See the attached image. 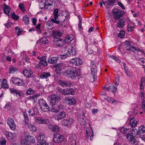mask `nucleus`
<instances>
[{"instance_id": "1", "label": "nucleus", "mask_w": 145, "mask_h": 145, "mask_svg": "<svg viewBox=\"0 0 145 145\" xmlns=\"http://www.w3.org/2000/svg\"><path fill=\"white\" fill-rule=\"evenodd\" d=\"M132 135L130 133H128L126 137L127 139L130 141L133 145H136L137 144L136 140L135 139V137L140 138L143 140L144 139L143 135H141L140 131L138 129H134L131 131Z\"/></svg>"}, {"instance_id": "2", "label": "nucleus", "mask_w": 145, "mask_h": 145, "mask_svg": "<svg viewBox=\"0 0 145 145\" xmlns=\"http://www.w3.org/2000/svg\"><path fill=\"white\" fill-rule=\"evenodd\" d=\"M65 73L67 76L71 79L75 78L78 76V72L75 67H69L66 70Z\"/></svg>"}, {"instance_id": "3", "label": "nucleus", "mask_w": 145, "mask_h": 145, "mask_svg": "<svg viewBox=\"0 0 145 145\" xmlns=\"http://www.w3.org/2000/svg\"><path fill=\"white\" fill-rule=\"evenodd\" d=\"M61 100V96L58 93L52 94L50 96V104L52 106L58 104Z\"/></svg>"}, {"instance_id": "4", "label": "nucleus", "mask_w": 145, "mask_h": 145, "mask_svg": "<svg viewBox=\"0 0 145 145\" xmlns=\"http://www.w3.org/2000/svg\"><path fill=\"white\" fill-rule=\"evenodd\" d=\"M62 52L65 54H67L69 56L75 55L76 52L73 50V48L72 45L69 44L64 46Z\"/></svg>"}, {"instance_id": "5", "label": "nucleus", "mask_w": 145, "mask_h": 145, "mask_svg": "<svg viewBox=\"0 0 145 145\" xmlns=\"http://www.w3.org/2000/svg\"><path fill=\"white\" fill-rule=\"evenodd\" d=\"M111 13L113 15L114 19L116 20L123 16L124 12L123 10H120L118 9L114 8L112 10Z\"/></svg>"}, {"instance_id": "6", "label": "nucleus", "mask_w": 145, "mask_h": 145, "mask_svg": "<svg viewBox=\"0 0 145 145\" xmlns=\"http://www.w3.org/2000/svg\"><path fill=\"white\" fill-rule=\"evenodd\" d=\"M69 15L67 12L65 11H63L60 12L58 15V18L57 21H58V23H55L56 24H59V25L62 26V24L60 23L66 20L68 18Z\"/></svg>"}, {"instance_id": "7", "label": "nucleus", "mask_w": 145, "mask_h": 145, "mask_svg": "<svg viewBox=\"0 0 145 145\" xmlns=\"http://www.w3.org/2000/svg\"><path fill=\"white\" fill-rule=\"evenodd\" d=\"M25 140L22 139L21 140L20 143L21 145H30L29 144H28L26 141L31 143L34 142L35 139L33 136L30 135L29 134H26L25 135Z\"/></svg>"}, {"instance_id": "8", "label": "nucleus", "mask_w": 145, "mask_h": 145, "mask_svg": "<svg viewBox=\"0 0 145 145\" xmlns=\"http://www.w3.org/2000/svg\"><path fill=\"white\" fill-rule=\"evenodd\" d=\"M37 145H48L46 142V138L42 133L39 134L37 138Z\"/></svg>"}, {"instance_id": "9", "label": "nucleus", "mask_w": 145, "mask_h": 145, "mask_svg": "<svg viewBox=\"0 0 145 145\" xmlns=\"http://www.w3.org/2000/svg\"><path fill=\"white\" fill-rule=\"evenodd\" d=\"M74 123V120L71 118L68 119H64L61 121L62 125L64 126L69 127L72 125Z\"/></svg>"}, {"instance_id": "10", "label": "nucleus", "mask_w": 145, "mask_h": 145, "mask_svg": "<svg viewBox=\"0 0 145 145\" xmlns=\"http://www.w3.org/2000/svg\"><path fill=\"white\" fill-rule=\"evenodd\" d=\"M64 139V137L59 134H54L53 140L56 143H59L62 141Z\"/></svg>"}, {"instance_id": "11", "label": "nucleus", "mask_w": 145, "mask_h": 145, "mask_svg": "<svg viewBox=\"0 0 145 145\" xmlns=\"http://www.w3.org/2000/svg\"><path fill=\"white\" fill-rule=\"evenodd\" d=\"M54 67L56 68L55 70L56 73L59 74L61 73V71L62 69L65 68V65L62 63H60L58 64H55L54 66Z\"/></svg>"}, {"instance_id": "12", "label": "nucleus", "mask_w": 145, "mask_h": 145, "mask_svg": "<svg viewBox=\"0 0 145 145\" xmlns=\"http://www.w3.org/2000/svg\"><path fill=\"white\" fill-rule=\"evenodd\" d=\"M12 81L13 83L16 85L18 86H22L24 85V81L23 80L20 78H12Z\"/></svg>"}, {"instance_id": "13", "label": "nucleus", "mask_w": 145, "mask_h": 145, "mask_svg": "<svg viewBox=\"0 0 145 145\" xmlns=\"http://www.w3.org/2000/svg\"><path fill=\"white\" fill-rule=\"evenodd\" d=\"M125 45L126 46L125 48L126 50L130 51L133 52H134L136 51L137 48L134 46L131 45L130 42H129L127 41H125Z\"/></svg>"}, {"instance_id": "14", "label": "nucleus", "mask_w": 145, "mask_h": 145, "mask_svg": "<svg viewBox=\"0 0 145 145\" xmlns=\"http://www.w3.org/2000/svg\"><path fill=\"white\" fill-rule=\"evenodd\" d=\"M70 63L74 66H79L82 64V60L79 58H73L70 61Z\"/></svg>"}, {"instance_id": "15", "label": "nucleus", "mask_w": 145, "mask_h": 145, "mask_svg": "<svg viewBox=\"0 0 145 145\" xmlns=\"http://www.w3.org/2000/svg\"><path fill=\"white\" fill-rule=\"evenodd\" d=\"M36 122L39 124H48L49 123V121L47 119H44L40 117H37L36 118Z\"/></svg>"}, {"instance_id": "16", "label": "nucleus", "mask_w": 145, "mask_h": 145, "mask_svg": "<svg viewBox=\"0 0 145 145\" xmlns=\"http://www.w3.org/2000/svg\"><path fill=\"white\" fill-rule=\"evenodd\" d=\"M58 9L56 8L54 10L53 12L54 18H52L51 20V21L52 23H58V21H57V18H58Z\"/></svg>"}, {"instance_id": "17", "label": "nucleus", "mask_w": 145, "mask_h": 145, "mask_svg": "<svg viewBox=\"0 0 145 145\" xmlns=\"http://www.w3.org/2000/svg\"><path fill=\"white\" fill-rule=\"evenodd\" d=\"M118 19V22L117 23L116 25L117 27L119 28H123L125 25V23L126 21L125 19L123 18Z\"/></svg>"}, {"instance_id": "18", "label": "nucleus", "mask_w": 145, "mask_h": 145, "mask_svg": "<svg viewBox=\"0 0 145 145\" xmlns=\"http://www.w3.org/2000/svg\"><path fill=\"white\" fill-rule=\"evenodd\" d=\"M93 133L92 129L91 128V130L90 128L88 127L86 129V137L88 138L90 136V140H92L93 137L94 136Z\"/></svg>"}, {"instance_id": "19", "label": "nucleus", "mask_w": 145, "mask_h": 145, "mask_svg": "<svg viewBox=\"0 0 145 145\" xmlns=\"http://www.w3.org/2000/svg\"><path fill=\"white\" fill-rule=\"evenodd\" d=\"M58 84L63 87H69L71 85V83L68 81H62L60 80L58 81Z\"/></svg>"}, {"instance_id": "20", "label": "nucleus", "mask_w": 145, "mask_h": 145, "mask_svg": "<svg viewBox=\"0 0 145 145\" xmlns=\"http://www.w3.org/2000/svg\"><path fill=\"white\" fill-rule=\"evenodd\" d=\"M23 73L25 76L29 78L31 77L33 74L32 71L29 69H25L23 71Z\"/></svg>"}, {"instance_id": "21", "label": "nucleus", "mask_w": 145, "mask_h": 145, "mask_svg": "<svg viewBox=\"0 0 145 145\" xmlns=\"http://www.w3.org/2000/svg\"><path fill=\"white\" fill-rule=\"evenodd\" d=\"M7 123L10 129L12 130H14L16 128V125L13 119L11 118H8Z\"/></svg>"}, {"instance_id": "22", "label": "nucleus", "mask_w": 145, "mask_h": 145, "mask_svg": "<svg viewBox=\"0 0 145 145\" xmlns=\"http://www.w3.org/2000/svg\"><path fill=\"white\" fill-rule=\"evenodd\" d=\"M48 127L53 133H57L59 130V128L56 125H52L50 124L48 125Z\"/></svg>"}, {"instance_id": "23", "label": "nucleus", "mask_w": 145, "mask_h": 145, "mask_svg": "<svg viewBox=\"0 0 145 145\" xmlns=\"http://www.w3.org/2000/svg\"><path fill=\"white\" fill-rule=\"evenodd\" d=\"M62 40L61 39H58L57 38L54 39L53 44L54 45L57 46L61 47L63 44Z\"/></svg>"}, {"instance_id": "24", "label": "nucleus", "mask_w": 145, "mask_h": 145, "mask_svg": "<svg viewBox=\"0 0 145 145\" xmlns=\"http://www.w3.org/2000/svg\"><path fill=\"white\" fill-rule=\"evenodd\" d=\"M63 95H73L74 94L75 91L74 90L71 88H69L64 89Z\"/></svg>"}, {"instance_id": "25", "label": "nucleus", "mask_w": 145, "mask_h": 145, "mask_svg": "<svg viewBox=\"0 0 145 145\" xmlns=\"http://www.w3.org/2000/svg\"><path fill=\"white\" fill-rule=\"evenodd\" d=\"M65 100V101L68 102L69 104L71 105L75 104L76 102L74 98L71 96L66 97Z\"/></svg>"}, {"instance_id": "26", "label": "nucleus", "mask_w": 145, "mask_h": 145, "mask_svg": "<svg viewBox=\"0 0 145 145\" xmlns=\"http://www.w3.org/2000/svg\"><path fill=\"white\" fill-rule=\"evenodd\" d=\"M91 74L93 78V82L94 81L96 78H97V69L96 66L95 67L91 68Z\"/></svg>"}, {"instance_id": "27", "label": "nucleus", "mask_w": 145, "mask_h": 145, "mask_svg": "<svg viewBox=\"0 0 145 145\" xmlns=\"http://www.w3.org/2000/svg\"><path fill=\"white\" fill-rule=\"evenodd\" d=\"M74 38V35L72 34H70L65 37L64 41L65 43L68 44L70 43Z\"/></svg>"}, {"instance_id": "28", "label": "nucleus", "mask_w": 145, "mask_h": 145, "mask_svg": "<svg viewBox=\"0 0 145 145\" xmlns=\"http://www.w3.org/2000/svg\"><path fill=\"white\" fill-rule=\"evenodd\" d=\"M39 63L42 66H46L47 65V62L46 60V57L45 56H43L41 57Z\"/></svg>"}, {"instance_id": "29", "label": "nucleus", "mask_w": 145, "mask_h": 145, "mask_svg": "<svg viewBox=\"0 0 145 145\" xmlns=\"http://www.w3.org/2000/svg\"><path fill=\"white\" fill-rule=\"evenodd\" d=\"M66 113L64 111H62L61 112L57 115V120H59L65 118L66 117Z\"/></svg>"}, {"instance_id": "30", "label": "nucleus", "mask_w": 145, "mask_h": 145, "mask_svg": "<svg viewBox=\"0 0 145 145\" xmlns=\"http://www.w3.org/2000/svg\"><path fill=\"white\" fill-rule=\"evenodd\" d=\"M51 76V74L49 72H42L40 77L42 79H46L48 77Z\"/></svg>"}, {"instance_id": "31", "label": "nucleus", "mask_w": 145, "mask_h": 145, "mask_svg": "<svg viewBox=\"0 0 145 145\" xmlns=\"http://www.w3.org/2000/svg\"><path fill=\"white\" fill-rule=\"evenodd\" d=\"M130 124L132 128L137 126V121L133 118H131L130 120Z\"/></svg>"}, {"instance_id": "32", "label": "nucleus", "mask_w": 145, "mask_h": 145, "mask_svg": "<svg viewBox=\"0 0 145 145\" xmlns=\"http://www.w3.org/2000/svg\"><path fill=\"white\" fill-rule=\"evenodd\" d=\"M3 5L5 6L3 9L4 12L5 14H9L11 8L10 7L7 5L5 4H4Z\"/></svg>"}, {"instance_id": "33", "label": "nucleus", "mask_w": 145, "mask_h": 145, "mask_svg": "<svg viewBox=\"0 0 145 145\" xmlns=\"http://www.w3.org/2000/svg\"><path fill=\"white\" fill-rule=\"evenodd\" d=\"M58 60V59L57 57H53L49 59L48 60V61L49 63L53 64L56 63Z\"/></svg>"}, {"instance_id": "34", "label": "nucleus", "mask_w": 145, "mask_h": 145, "mask_svg": "<svg viewBox=\"0 0 145 145\" xmlns=\"http://www.w3.org/2000/svg\"><path fill=\"white\" fill-rule=\"evenodd\" d=\"M135 24L132 22L130 23L127 25V30L128 31L130 32L133 30L134 28L135 27Z\"/></svg>"}, {"instance_id": "35", "label": "nucleus", "mask_w": 145, "mask_h": 145, "mask_svg": "<svg viewBox=\"0 0 145 145\" xmlns=\"http://www.w3.org/2000/svg\"><path fill=\"white\" fill-rule=\"evenodd\" d=\"M41 110L43 112H48L50 111V107L47 104L40 107Z\"/></svg>"}, {"instance_id": "36", "label": "nucleus", "mask_w": 145, "mask_h": 145, "mask_svg": "<svg viewBox=\"0 0 145 145\" xmlns=\"http://www.w3.org/2000/svg\"><path fill=\"white\" fill-rule=\"evenodd\" d=\"M62 35L61 33L57 31H53L52 33V36L55 37H60Z\"/></svg>"}, {"instance_id": "37", "label": "nucleus", "mask_w": 145, "mask_h": 145, "mask_svg": "<svg viewBox=\"0 0 145 145\" xmlns=\"http://www.w3.org/2000/svg\"><path fill=\"white\" fill-rule=\"evenodd\" d=\"M1 86V88H8V84H7V80L6 79H4L3 80Z\"/></svg>"}, {"instance_id": "38", "label": "nucleus", "mask_w": 145, "mask_h": 145, "mask_svg": "<svg viewBox=\"0 0 145 145\" xmlns=\"http://www.w3.org/2000/svg\"><path fill=\"white\" fill-rule=\"evenodd\" d=\"M17 71L18 69L16 67L12 66L9 68L8 73L9 74H13Z\"/></svg>"}, {"instance_id": "39", "label": "nucleus", "mask_w": 145, "mask_h": 145, "mask_svg": "<svg viewBox=\"0 0 145 145\" xmlns=\"http://www.w3.org/2000/svg\"><path fill=\"white\" fill-rule=\"evenodd\" d=\"M78 120L81 125H84L85 124L86 119L84 116H82L81 118H79Z\"/></svg>"}, {"instance_id": "40", "label": "nucleus", "mask_w": 145, "mask_h": 145, "mask_svg": "<svg viewBox=\"0 0 145 145\" xmlns=\"http://www.w3.org/2000/svg\"><path fill=\"white\" fill-rule=\"evenodd\" d=\"M38 103L40 108L47 104L45 101L43 99H40Z\"/></svg>"}, {"instance_id": "41", "label": "nucleus", "mask_w": 145, "mask_h": 145, "mask_svg": "<svg viewBox=\"0 0 145 145\" xmlns=\"http://www.w3.org/2000/svg\"><path fill=\"white\" fill-rule=\"evenodd\" d=\"M34 93V90L31 88H29L27 89L26 92V94L28 95L33 94Z\"/></svg>"}, {"instance_id": "42", "label": "nucleus", "mask_w": 145, "mask_h": 145, "mask_svg": "<svg viewBox=\"0 0 145 145\" xmlns=\"http://www.w3.org/2000/svg\"><path fill=\"white\" fill-rule=\"evenodd\" d=\"M28 127L30 130L32 131H35L36 130V127L33 125L30 124H28Z\"/></svg>"}, {"instance_id": "43", "label": "nucleus", "mask_w": 145, "mask_h": 145, "mask_svg": "<svg viewBox=\"0 0 145 145\" xmlns=\"http://www.w3.org/2000/svg\"><path fill=\"white\" fill-rule=\"evenodd\" d=\"M46 5L43 2L42 0L39 3V8L41 9L46 8Z\"/></svg>"}, {"instance_id": "44", "label": "nucleus", "mask_w": 145, "mask_h": 145, "mask_svg": "<svg viewBox=\"0 0 145 145\" xmlns=\"http://www.w3.org/2000/svg\"><path fill=\"white\" fill-rule=\"evenodd\" d=\"M23 115L24 118V123L25 124H27L29 122V118L27 116V113L25 112H24L23 113Z\"/></svg>"}, {"instance_id": "45", "label": "nucleus", "mask_w": 145, "mask_h": 145, "mask_svg": "<svg viewBox=\"0 0 145 145\" xmlns=\"http://www.w3.org/2000/svg\"><path fill=\"white\" fill-rule=\"evenodd\" d=\"M15 29L16 33H17L18 36H19L20 35H22L21 33H22L23 31L22 29L19 28V27H15Z\"/></svg>"}, {"instance_id": "46", "label": "nucleus", "mask_w": 145, "mask_h": 145, "mask_svg": "<svg viewBox=\"0 0 145 145\" xmlns=\"http://www.w3.org/2000/svg\"><path fill=\"white\" fill-rule=\"evenodd\" d=\"M23 21L26 24H28L29 23V16L27 15H25L23 18Z\"/></svg>"}, {"instance_id": "47", "label": "nucleus", "mask_w": 145, "mask_h": 145, "mask_svg": "<svg viewBox=\"0 0 145 145\" xmlns=\"http://www.w3.org/2000/svg\"><path fill=\"white\" fill-rule=\"evenodd\" d=\"M107 5L110 6H112L113 4L115 3V0H106Z\"/></svg>"}, {"instance_id": "48", "label": "nucleus", "mask_w": 145, "mask_h": 145, "mask_svg": "<svg viewBox=\"0 0 145 145\" xmlns=\"http://www.w3.org/2000/svg\"><path fill=\"white\" fill-rule=\"evenodd\" d=\"M69 56L67 54H65L62 55H59L57 56V58L58 59H64L67 58Z\"/></svg>"}, {"instance_id": "49", "label": "nucleus", "mask_w": 145, "mask_h": 145, "mask_svg": "<svg viewBox=\"0 0 145 145\" xmlns=\"http://www.w3.org/2000/svg\"><path fill=\"white\" fill-rule=\"evenodd\" d=\"M145 84V81L144 79L142 78L140 83V89H142L144 88L143 85Z\"/></svg>"}, {"instance_id": "50", "label": "nucleus", "mask_w": 145, "mask_h": 145, "mask_svg": "<svg viewBox=\"0 0 145 145\" xmlns=\"http://www.w3.org/2000/svg\"><path fill=\"white\" fill-rule=\"evenodd\" d=\"M138 130L140 131V134L141 133H145V127L144 126L140 127Z\"/></svg>"}, {"instance_id": "51", "label": "nucleus", "mask_w": 145, "mask_h": 145, "mask_svg": "<svg viewBox=\"0 0 145 145\" xmlns=\"http://www.w3.org/2000/svg\"><path fill=\"white\" fill-rule=\"evenodd\" d=\"M48 41L46 38H43L40 40V42L43 44H46L48 43Z\"/></svg>"}, {"instance_id": "52", "label": "nucleus", "mask_w": 145, "mask_h": 145, "mask_svg": "<svg viewBox=\"0 0 145 145\" xmlns=\"http://www.w3.org/2000/svg\"><path fill=\"white\" fill-rule=\"evenodd\" d=\"M18 7L23 12H25V10L24 7V5L23 3H20Z\"/></svg>"}, {"instance_id": "53", "label": "nucleus", "mask_w": 145, "mask_h": 145, "mask_svg": "<svg viewBox=\"0 0 145 145\" xmlns=\"http://www.w3.org/2000/svg\"><path fill=\"white\" fill-rule=\"evenodd\" d=\"M12 18L14 20H17L19 19V16L15 14L14 12H13L11 14Z\"/></svg>"}, {"instance_id": "54", "label": "nucleus", "mask_w": 145, "mask_h": 145, "mask_svg": "<svg viewBox=\"0 0 145 145\" xmlns=\"http://www.w3.org/2000/svg\"><path fill=\"white\" fill-rule=\"evenodd\" d=\"M40 96V94H35L34 95L32 96V99L35 102L37 100V97Z\"/></svg>"}, {"instance_id": "55", "label": "nucleus", "mask_w": 145, "mask_h": 145, "mask_svg": "<svg viewBox=\"0 0 145 145\" xmlns=\"http://www.w3.org/2000/svg\"><path fill=\"white\" fill-rule=\"evenodd\" d=\"M10 91L12 94L14 95H17V93L18 90L13 88H10Z\"/></svg>"}, {"instance_id": "56", "label": "nucleus", "mask_w": 145, "mask_h": 145, "mask_svg": "<svg viewBox=\"0 0 145 145\" xmlns=\"http://www.w3.org/2000/svg\"><path fill=\"white\" fill-rule=\"evenodd\" d=\"M129 130V129L125 128H122L120 129V132L124 134H126L127 131Z\"/></svg>"}, {"instance_id": "57", "label": "nucleus", "mask_w": 145, "mask_h": 145, "mask_svg": "<svg viewBox=\"0 0 145 145\" xmlns=\"http://www.w3.org/2000/svg\"><path fill=\"white\" fill-rule=\"evenodd\" d=\"M118 85H117V86L116 87H115L113 85H112V87L111 88V91H112L113 93H115L116 92L117 88V87Z\"/></svg>"}, {"instance_id": "58", "label": "nucleus", "mask_w": 145, "mask_h": 145, "mask_svg": "<svg viewBox=\"0 0 145 145\" xmlns=\"http://www.w3.org/2000/svg\"><path fill=\"white\" fill-rule=\"evenodd\" d=\"M54 106H52V108L51 110V111L52 112L57 113L59 112L58 110H57V108H55Z\"/></svg>"}, {"instance_id": "59", "label": "nucleus", "mask_w": 145, "mask_h": 145, "mask_svg": "<svg viewBox=\"0 0 145 145\" xmlns=\"http://www.w3.org/2000/svg\"><path fill=\"white\" fill-rule=\"evenodd\" d=\"M58 107L57 108V110H58L59 112V110H61L64 109V106L61 104H59L58 105Z\"/></svg>"}, {"instance_id": "60", "label": "nucleus", "mask_w": 145, "mask_h": 145, "mask_svg": "<svg viewBox=\"0 0 145 145\" xmlns=\"http://www.w3.org/2000/svg\"><path fill=\"white\" fill-rule=\"evenodd\" d=\"M47 28L48 29H51L54 27L53 24L52 23H47Z\"/></svg>"}, {"instance_id": "61", "label": "nucleus", "mask_w": 145, "mask_h": 145, "mask_svg": "<svg viewBox=\"0 0 145 145\" xmlns=\"http://www.w3.org/2000/svg\"><path fill=\"white\" fill-rule=\"evenodd\" d=\"M125 32L124 31H120L118 34V37L121 38H123L124 36Z\"/></svg>"}, {"instance_id": "62", "label": "nucleus", "mask_w": 145, "mask_h": 145, "mask_svg": "<svg viewBox=\"0 0 145 145\" xmlns=\"http://www.w3.org/2000/svg\"><path fill=\"white\" fill-rule=\"evenodd\" d=\"M107 100L109 102L112 103H114L115 101H116L110 97H108L107 98Z\"/></svg>"}, {"instance_id": "63", "label": "nucleus", "mask_w": 145, "mask_h": 145, "mask_svg": "<svg viewBox=\"0 0 145 145\" xmlns=\"http://www.w3.org/2000/svg\"><path fill=\"white\" fill-rule=\"evenodd\" d=\"M142 108L144 111H145V100L143 98L142 102Z\"/></svg>"}, {"instance_id": "64", "label": "nucleus", "mask_w": 145, "mask_h": 145, "mask_svg": "<svg viewBox=\"0 0 145 145\" xmlns=\"http://www.w3.org/2000/svg\"><path fill=\"white\" fill-rule=\"evenodd\" d=\"M6 140L5 139H3L0 140V144L1 145H5L6 143Z\"/></svg>"}]
</instances>
